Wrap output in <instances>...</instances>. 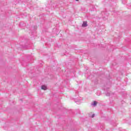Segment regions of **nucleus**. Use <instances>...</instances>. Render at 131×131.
<instances>
[{"label":"nucleus","mask_w":131,"mask_h":131,"mask_svg":"<svg viewBox=\"0 0 131 131\" xmlns=\"http://www.w3.org/2000/svg\"><path fill=\"white\" fill-rule=\"evenodd\" d=\"M82 27H86L88 26V22L83 21V24L82 25Z\"/></svg>","instance_id":"f257e3e1"},{"label":"nucleus","mask_w":131,"mask_h":131,"mask_svg":"<svg viewBox=\"0 0 131 131\" xmlns=\"http://www.w3.org/2000/svg\"><path fill=\"white\" fill-rule=\"evenodd\" d=\"M41 89V90H43V91H46V90H47V86L45 85H42Z\"/></svg>","instance_id":"f03ea898"},{"label":"nucleus","mask_w":131,"mask_h":131,"mask_svg":"<svg viewBox=\"0 0 131 131\" xmlns=\"http://www.w3.org/2000/svg\"><path fill=\"white\" fill-rule=\"evenodd\" d=\"M97 101H94L93 103H92V105L95 107V106H97Z\"/></svg>","instance_id":"7ed1b4c3"},{"label":"nucleus","mask_w":131,"mask_h":131,"mask_svg":"<svg viewBox=\"0 0 131 131\" xmlns=\"http://www.w3.org/2000/svg\"><path fill=\"white\" fill-rule=\"evenodd\" d=\"M92 118H94L95 117V114H93L91 116Z\"/></svg>","instance_id":"20e7f679"},{"label":"nucleus","mask_w":131,"mask_h":131,"mask_svg":"<svg viewBox=\"0 0 131 131\" xmlns=\"http://www.w3.org/2000/svg\"><path fill=\"white\" fill-rule=\"evenodd\" d=\"M106 96H107V97L109 96H110V93H107L106 94Z\"/></svg>","instance_id":"39448f33"},{"label":"nucleus","mask_w":131,"mask_h":131,"mask_svg":"<svg viewBox=\"0 0 131 131\" xmlns=\"http://www.w3.org/2000/svg\"><path fill=\"white\" fill-rule=\"evenodd\" d=\"M76 2H78V0H76Z\"/></svg>","instance_id":"423d86ee"}]
</instances>
